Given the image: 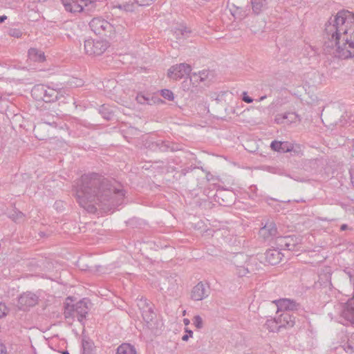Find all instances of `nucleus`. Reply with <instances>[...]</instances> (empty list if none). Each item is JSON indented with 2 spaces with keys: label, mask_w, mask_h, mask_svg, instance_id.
Instances as JSON below:
<instances>
[{
  "label": "nucleus",
  "mask_w": 354,
  "mask_h": 354,
  "mask_svg": "<svg viewBox=\"0 0 354 354\" xmlns=\"http://www.w3.org/2000/svg\"><path fill=\"white\" fill-rule=\"evenodd\" d=\"M33 95L45 102H52L57 99L58 92L53 88L37 86L34 88Z\"/></svg>",
  "instance_id": "5"
},
{
  "label": "nucleus",
  "mask_w": 354,
  "mask_h": 354,
  "mask_svg": "<svg viewBox=\"0 0 354 354\" xmlns=\"http://www.w3.org/2000/svg\"><path fill=\"white\" fill-rule=\"evenodd\" d=\"M183 322H184L185 326H187L189 324V320L188 319L185 318V319H183Z\"/></svg>",
  "instance_id": "31"
},
{
  "label": "nucleus",
  "mask_w": 354,
  "mask_h": 354,
  "mask_svg": "<svg viewBox=\"0 0 354 354\" xmlns=\"http://www.w3.org/2000/svg\"><path fill=\"white\" fill-rule=\"evenodd\" d=\"M108 44L102 39H88L84 43V49L89 55H100L107 49Z\"/></svg>",
  "instance_id": "4"
},
{
  "label": "nucleus",
  "mask_w": 354,
  "mask_h": 354,
  "mask_svg": "<svg viewBox=\"0 0 354 354\" xmlns=\"http://www.w3.org/2000/svg\"><path fill=\"white\" fill-rule=\"evenodd\" d=\"M148 313H149V316H148V317H147V318H146V317H145V315H143V319H144L145 320H146L147 322H148V320H149V319H151L150 317H151V318H152V317H153V313H152V312H151V311L148 310Z\"/></svg>",
  "instance_id": "29"
},
{
  "label": "nucleus",
  "mask_w": 354,
  "mask_h": 354,
  "mask_svg": "<svg viewBox=\"0 0 354 354\" xmlns=\"http://www.w3.org/2000/svg\"><path fill=\"white\" fill-rule=\"evenodd\" d=\"M344 229H345L344 225H342V230H344Z\"/></svg>",
  "instance_id": "33"
},
{
  "label": "nucleus",
  "mask_w": 354,
  "mask_h": 354,
  "mask_svg": "<svg viewBox=\"0 0 354 354\" xmlns=\"http://www.w3.org/2000/svg\"><path fill=\"white\" fill-rule=\"evenodd\" d=\"M37 303V297L31 293H25L19 299L20 308L25 310L29 307L34 306Z\"/></svg>",
  "instance_id": "9"
},
{
  "label": "nucleus",
  "mask_w": 354,
  "mask_h": 354,
  "mask_svg": "<svg viewBox=\"0 0 354 354\" xmlns=\"http://www.w3.org/2000/svg\"><path fill=\"white\" fill-rule=\"evenodd\" d=\"M280 241L283 243L286 248L289 250H295L297 245L299 243V239L295 236H286L281 238Z\"/></svg>",
  "instance_id": "15"
},
{
  "label": "nucleus",
  "mask_w": 354,
  "mask_h": 354,
  "mask_svg": "<svg viewBox=\"0 0 354 354\" xmlns=\"http://www.w3.org/2000/svg\"><path fill=\"white\" fill-rule=\"evenodd\" d=\"M266 260L268 263L275 265L281 260V254L276 250H268L266 254Z\"/></svg>",
  "instance_id": "14"
},
{
  "label": "nucleus",
  "mask_w": 354,
  "mask_h": 354,
  "mask_svg": "<svg viewBox=\"0 0 354 354\" xmlns=\"http://www.w3.org/2000/svg\"><path fill=\"white\" fill-rule=\"evenodd\" d=\"M28 55L29 60L32 62L43 63L46 61L44 52L36 48L29 49Z\"/></svg>",
  "instance_id": "10"
},
{
  "label": "nucleus",
  "mask_w": 354,
  "mask_h": 354,
  "mask_svg": "<svg viewBox=\"0 0 354 354\" xmlns=\"http://www.w3.org/2000/svg\"><path fill=\"white\" fill-rule=\"evenodd\" d=\"M349 348L354 351V336H352L348 342Z\"/></svg>",
  "instance_id": "26"
},
{
  "label": "nucleus",
  "mask_w": 354,
  "mask_h": 354,
  "mask_svg": "<svg viewBox=\"0 0 354 354\" xmlns=\"http://www.w3.org/2000/svg\"><path fill=\"white\" fill-rule=\"evenodd\" d=\"M193 322L196 328H201L203 326V320L200 316H195Z\"/></svg>",
  "instance_id": "21"
},
{
  "label": "nucleus",
  "mask_w": 354,
  "mask_h": 354,
  "mask_svg": "<svg viewBox=\"0 0 354 354\" xmlns=\"http://www.w3.org/2000/svg\"><path fill=\"white\" fill-rule=\"evenodd\" d=\"M281 319L286 322V326H292L294 324V322L291 319V317L288 313H283L281 315Z\"/></svg>",
  "instance_id": "19"
},
{
  "label": "nucleus",
  "mask_w": 354,
  "mask_h": 354,
  "mask_svg": "<svg viewBox=\"0 0 354 354\" xmlns=\"http://www.w3.org/2000/svg\"><path fill=\"white\" fill-rule=\"evenodd\" d=\"M243 100L247 103H251L253 101L251 97L247 96L245 93H244Z\"/></svg>",
  "instance_id": "27"
},
{
  "label": "nucleus",
  "mask_w": 354,
  "mask_h": 354,
  "mask_svg": "<svg viewBox=\"0 0 354 354\" xmlns=\"http://www.w3.org/2000/svg\"><path fill=\"white\" fill-rule=\"evenodd\" d=\"M71 297H68L66 299L64 303V315L66 317L77 316L78 319L82 321L88 314L89 310L88 302L82 300L75 305Z\"/></svg>",
  "instance_id": "3"
},
{
  "label": "nucleus",
  "mask_w": 354,
  "mask_h": 354,
  "mask_svg": "<svg viewBox=\"0 0 354 354\" xmlns=\"http://www.w3.org/2000/svg\"><path fill=\"white\" fill-rule=\"evenodd\" d=\"M62 2L67 11L80 12L91 3V0H62Z\"/></svg>",
  "instance_id": "7"
},
{
  "label": "nucleus",
  "mask_w": 354,
  "mask_h": 354,
  "mask_svg": "<svg viewBox=\"0 0 354 354\" xmlns=\"http://www.w3.org/2000/svg\"><path fill=\"white\" fill-rule=\"evenodd\" d=\"M343 317L351 322H354V299H351L346 303L342 312Z\"/></svg>",
  "instance_id": "12"
},
{
  "label": "nucleus",
  "mask_w": 354,
  "mask_h": 354,
  "mask_svg": "<svg viewBox=\"0 0 354 354\" xmlns=\"http://www.w3.org/2000/svg\"><path fill=\"white\" fill-rule=\"evenodd\" d=\"M117 354H136V351L132 345L124 343L118 348Z\"/></svg>",
  "instance_id": "16"
},
{
  "label": "nucleus",
  "mask_w": 354,
  "mask_h": 354,
  "mask_svg": "<svg viewBox=\"0 0 354 354\" xmlns=\"http://www.w3.org/2000/svg\"><path fill=\"white\" fill-rule=\"evenodd\" d=\"M209 295V287L200 282L197 283L192 290L191 297L195 301H201L206 298Z\"/></svg>",
  "instance_id": "8"
},
{
  "label": "nucleus",
  "mask_w": 354,
  "mask_h": 354,
  "mask_svg": "<svg viewBox=\"0 0 354 354\" xmlns=\"http://www.w3.org/2000/svg\"><path fill=\"white\" fill-rule=\"evenodd\" d=\"M6 18V16H0V22H3Z\"/></svg>",
  "instance_id": "32"
},
{
  "label": "nucleus",
  "mask_w": 354,
  "mask_h": 354,
  "mask_svg": "<svg viewBox=\"0 0 354 354\" xmlns=\"http://www.w3.org/2000/svg\"><path fill=\"white\" fill-rule=\"evenodd\" d=\"M185 332L187 333V334L184 335L182 337V339L183 341H187L188 339L191 337H192V335H193V333L192 330H188L187 328H185Z\"/></svg>",
  "instance_id": "23"
},
{
  "label": "nucleus",
  "mask_w": 354,
  "mask_h": 354,
  "mask_svg": "<svg viewBox=\"0 0 354 354\" xmlns=\"http://www.w3.org/2000/svg\"><path fill=\"white\" fill-rule=\"evenodd\" d=\"M8 313V308L3 304L0 303V319L5 317Z\"/></svg>",
  "instance_id": "20"
},
{
  "label": "nucleus",
  "mask_w": 354,
  "mask_h": 354,
  "mask_svg": "<svg viewBox=\"0 0 354 354\" xmlns=\"http://www.w3.org/2000/svg\"><path fill=\"white\" fill-rule=\"evenodd\" d=\"M277 234V227L273 223L266 224L259 231V235L263 239H270Z\"/></svg>",
  "instance_id": "11"
},
{
  "label": "nucleus",
  "mask_w": 354,
  "mask_h": 354,
  "mask_svg": "<svg viewBox=\"0 0 354 354\" xmlns=\"http://www.w3.org/2000/svg\"><path fill=\"white\" fill-rule=\"evenodd\" d=\"M161 95L163 97H165V99H167L168 100L171 101V100H174V93L168 89L162 90Z\"/></svg>",
  "instance_id": "18"
},
{
  "label": "nucleus",
  "mask_w": 354,
  "mask_h": 354,
  "mask_svg": "<svg viewBox=\"0 0 354 354\" xmlns=\"http://www.w3.org/2000/svg\"><path fill=\"white\" fill-rule=\"evenodd\" d=\"M136 100L139 103L141 104L148 101V99H147L143 95L141 94H138L137 95Z\"/></svg>",
  "instance_id": "25"
},
{
  "label": "nucleus",
  "mask_w": 354,
  "mask_h": 354,
  "mask_svg": "<svg viewBox=\"0 0 354 354\" xmlns=\"http://www.w3.org/2000/svg\"><path fill=\"white\" fill-rule=\"evenodd\" d=\"M273 150L279 152H288L293 149V146L287 142L274 141L271 144Z\"/></svg>",
  "instance_id": "13"
},
{
  "label": "nucleus",
  "mask_w": 354,
  "mask_h": 354,
  "mask_svg": "<svg viewBox=\"0 0 354 354\" xmlns=\"http://www.w3.org/2000/svg\"><path fill=\"white\" fill-rule=\"evenodd\" d=\"M262 1H263V0H251V2L253 6V8L257 10H259V4H261Z\"/></svg>",
  "instance_id": "24"
},
{
  "label": "nucleus",
  "mask_w": 354,
  "mask_h": 354,
  "mask_svg": "<svg viewBox=\"0 0 354 354\" xmlns=\"http://www.w3.org/2000/svg\"><path fill=\"white\" fill-rule=\"evenodd\" d=\"M64 354H69L68 352H64Z\"/></svg>",
  "instance_id": "34"
},
{
  "label": "nucleus",
  "mask_w": 354,
  "mask_h": 354,
  "mask_svg": "<svg viewBox=\"0 0 354 354\" xmlns=\"http://www.w3.org/2000/svg\"><path fill=\"white\" fill-rule=\"evenodd\" d=\"M136 1L139 6H144L149 4L148 3L144 2L142 0H136Z\"/></svg>",
  "instance_id": "30"
},
{
  "label": "nucleus",
  "mask_w": 354,
  "mask_h": 354,
  "mask_svg": "<svg viewBox=\"0 0 354 354\" xmlns=\"http://www.w3.org/2000/svg\"><path fill=\"white\" fill-rule=\"evenodd\" d=\"M109 191L104 189H97L91 187H85L81 189L77 192V198L79 203L85 209L92 211L93 205L101 201L104 196H108Z\"/></svg>",
  "instance_id": "2"
},
{
  "label": "nucleus",
  "mask_w": 354,
  "mask_h": 354,
  "mask_svg": "<svg viewBox=\"0 0 354 354\" xmlns=\"http://www.w3.org/2000/svg\"><path fill=\"white\" fill-rule=\"evenodd\" d=\"M191 71L190 66L185 64L173 66L168 71V77L174 80H177L188 75Z\"/></svg>",
  "instance_id": "6"
},
{
  "label": "nucleus",
  "mask_w": 354,
  "mask_h": 354,
  "mask_svg": "<svg viewBox=\"0 0 354 354\" xmlns=\"http://www.w3.org/2000/svg\"><path fill=\"white\" fill-rule=\"evenodd\" d=\"M91 26L95 31L100 32V28L105 30L109 26V24L106 21L101 20L100 19H94L91 21Z\"/></svg>",
  "instance_id": "17"
},
{
  "label": "nucleus",
  "mask_w": 354,
  "mask_h": 354,
  "mask_svg": "<svg viewBox=\"0 0 354 354\" xmlns=\"http://www.w3.org/2000/svg\"><path fill=\"white\" fill-rule=\"evenodd\" d=\"M279 305L281 307H285V308H290V306L291 305V302L288 299H283L279 301Z\"/></svg>",
  "instance_id": "22"
},
{
  "label": "nucleus",
  "mask_w": 354,
  "mask_h": 354,
  "mask_svg": "<svg viewBox=\"0 0 354 354\" xmlns=\"http://www.w3.org/2000/svg\"><path fill=\"white\" fill-rule=\"evenodd\" d=\"M0 354H7L6 347L2 344H0Z\"/></svg>",
  "instance_id": "28"
},
{
  "label": "nucleus",
  "mask_w": 354,
  "mask_h": 354,
  "mask_svg": "<svg viewBox=\"0 0 354 354\" xmlns=\"http://www.w3.org/2000/svg\"><path fill=\"white\" fill-rule=\"evenodd\" d=\"M333 27L335 32L330 40L333 53L342 59L354 57V14L349 11L339 12Z\"/></svg>",
  "instance_id": "1"
}]
</instances>
